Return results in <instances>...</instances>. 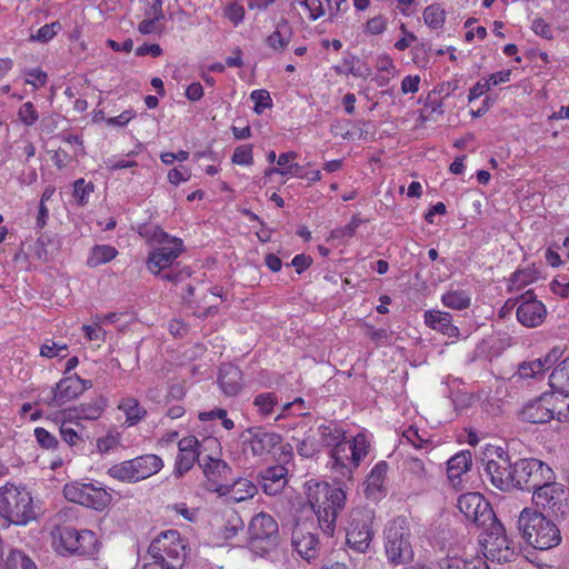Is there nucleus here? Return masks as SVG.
<instances>
[{
  "label": "nucleus",
  "instance_id": "nucleus-1",
  "mask_svg": "<svg viewBox=\"0 0 569 569\" xmlns=\"http://www.w3.org/2000/svg\"><path fill=\"white\" fill-rule=\"evenodd\" d=\"M308 502L318 518L323 533L332 537L336 530L338 515L345 509L346 492L328 482H309Z\"/></svg>",
  "mask_w": 569,
  "mask_h": 569
},
{
  "label": "nucleus",
  "instance_id": "nucleus-2",
  "mask_svg": "<svg viewBox=\"0 0 569 569\" xmlns=\"http://www.w3.org/2000/svg\"><path fill=\"white\" fill-rule=\"evenodd\" d=\"M518 529L525 541L539 550H548L561 542L558 526L541 511L525 508L518 517Z\"/></svg>",
  "mask_w": 569,
  "mask_h": 569
},
{
  "label": "nucleus",
  "instance_id": "nucleus-3",
  "mask_svg": "<svg viewBox=\"0 0 569 569\" xmlns=\"http://www.w3.org/2000/svg\"><path fill=\"white\" fill-rule=\"evenodd\" d=\"M58 552L62 555L92 556L98 539L91 530H77L69 526H57L52 530Z\"/></svg>",
  "mask_w": 569,
  "mask_h": 569
},
{
  "label": "nucleus",
  "instance_id": "nucleus-4",
  "mask_svg": "<svg viewBox=\"0 0 569 569\" xmlns=\"http://www.w3.org/2000/svg\"><path fill=\"white\" fill-rule=\"evenodd\" d=\"M532 502L536 510L547 511L552 516H565L569 511V488L556 481V475L548 481H541L532 491Z\"/></svg>",
  "mask_w": 569,
  "mask_h": 569
},
{
  "label": "nucleus",
  "instance_id": "nucleus-5",
  "mask_svg": "<svg viewBox=\"0 0 569 569\" xmlns=\"http://www.w3.org/2000/svg\"><path fill=\"white\" fill-rule=\"evenodd\" d=\"M0 516L14 525H26L34 517L32 497L13 486L0 488Z\"/></svg>",
  "mask_w": 569,
  "mask_h": 569
},
{
  "label": "nucleus",
  "instance_id": "nucleus-6",
  "mask_svg": "<svg viewBox=\"0 0 569 569\" xmlns=\"http://www.w3.org/2000/svg\"><path fill=\"white\" fill-rule=\"evenodd\" d=\"M248 543L253 552L261 556L278 546L279 527L271 515L259 512L251 519L248 527Z\"/></svg>",
  "mask_w": 569,
  "mask_h": 569
},
{
  "label": "nucleus",
  "instance_id": "nucleus-7",
  "mask_svg": "<svg viewBox=\"0 0 569 569\" xmlns=\"http://www.w3.org/2000/svg\"><path fill=\"white\" fill-rule=\"evenodd\" d=\"M406 520H392L385 531V550L388 561L395 566L407 563L413 558L410 542V531L406 528Z\"/></svg>",
  "mask_w": 569,
  "mask_h": 569
},
{
  "label": "nucleus",
  "instance_id": "nucleus-8",
  "mask_svg": "<svg viewBox=\"0 0 569 569\" xmlns=\"http://www.w3.org/2000/svg\"><path fill=\"white\" fill-rule=\"evenodd\" d=\"M488 459L485 473L490 482L499 490L509 492L515 489L513 463L508 453L501 447H490L485 451Z\"/></svg>",
  "mask_w": 569,
  "mask_h": 569
},
{
  "label": "nucleus",
  "instance_id": "nucleus-9",
  "mask_svg": "<svg viewBox=\"0 0 569 569\" xmlns=\"http://www.w3.org/2000/svg\"><path fill=\"white\" fill-rule=\"evenodd\" d=\"M368 441L363 435H357L352 440H342L331 450L332 468L342 476L351 473L360 460L368 453Z\"/></svg>",
  "mask_w": 569,
  "mask_h": 569
},
{
  "label": "nucleus",
  "instance_id": "nucleus-10",
  "mask_svg": "<svg viewBox=\"0 0 569 569\" xmlns=\"http://www.w3.org/2000/svg\"><path fill=\"white\" fill-rule=\"evenodd\" d=\"M552 471L539 459H519L513 462L515 489L533 491L541 481H548L552 477Z\"/></svg>",
  "mask_w": 569,
  "mask_h": 569
},
{
  "label": "nucleus",
  "instance_id": "nucleus-11",
  "mask_svg": "<svg viewBox=\"0 0 569 569\" xmlns=\"http://www.w3.org/2000/svg\"><path fill=\"white\" fill-rule=\"evenodd\" d=\"M350 525L347 530V543L357 552H366L373 538V513L368 509H355L350 515Z\"/></svg>",
  "mask_w": 569,
  "mask_h": 569
},
{
  "label": "nucleus",
  "instance_id": "nucleus-12",
  "mask_svg": "<svg viewBox=\"0 0 569 569\" xmlns=\"http://www.w3.org/2000/svg\"><path fill=\"white\" fill-rule=\"evenodd\" d=\"M186 543L180 538L177 530H169L161 532L149 546L148 553H156L161 557V553L170 560L169 568L182 569L187 551Z\"/></svg>",
  "mask_w": 569,
  "mask_h": 569
},
{
  "label": "nucleus",
  "instance_id": "nucleus-13",
  "mask_svg": "<svg viewBox=\"0 0 569 569\" xmlns=\"http://www.w3.org/2000/svg\"><path fill=\"white\" fill-rule=\"evenodd\" d=\"M457 507L467 520L478 527H486L496 521L490 503L479 492L463 493L458 498Z\"/></svg>",
  "mask_w": 569,
  "mask_h": 569
},
{
  "label": "nucleus",
  "instance_id": "nucleus-14",
  "mask_svg": "<svg viewBox=\"0 0 569 569\" xmlns=\"http://www.w3.org/2000/svg\"><path fill=\"white\" fill-rule=\"evenodd\" d=\"M90 380L81 379L78 375L61 379L51 392V397L43 399L50 407H61L80 396L86 389L91 388Z\"/></svg>",
  "mask_w": 569,
  "mask_h": 569
},
{
  "label": "nucleus",
  "instance_id": "nucleus-15",
  "mask_svg": "<svg viewBox=\"0 0 569 569\" xmlns=\"http://www.w3.org/2000/svg\"><path fill=\"white\" fill-rule=\"evenodd\" d=\"M182 250V240L170 236L168 242L160 243V247L149 254L148 269L154 274H160L163 269L172 266Z\"/></svg>",
  "mask_w": 569,
  "mask_h": 569
},
{
  "label": "nucleus",
  "instance_id": "nucleus-16",
  "mask_svg": "<svg viewBox=\"0 0 569 569\" xmlns=\"http://www.w3.org/2000/svg\"><path fill=\"white\" fill-rule=\"evenodd\" d=\"M200 442L194 436L182 438L178 442L179 453L174 463V476L180 478L187 473L201 455Z\"/></svg>",
  "mask_w": 569,
  "mask_h": 569
},
{
  "label": "nucleus",
  "instance_id": "nucleus-17",
  "mask_svg": "<svg viewBox=\"0 0 569 569\" xmlns=\"http://www.w3.org/2000/svg\"><path fill=\"white\" fill-rule=\"evenodd\" d=\"M211 490L221 497H227L230 502L244 501L252 498L258 491L256 485L244 478H239L232 483L217 485Z\"/></svg>",
  "mask_w": 569,
  "mask_h": 569
},
{
  "label": "nucleus",
  "instance_id": "nucleus-18",
  "mask_svg": "<svg viewBox=\"0 0 569 569\" xmlns=\"http://www.w3.org/2000/svg\"><path fill=\"white\" fill-rule=\"evenodd\" d=\"M246 433L249 435L247 442L253 456L269 453L282 440L279 433L264 431L261 427L249 428Z\"/></svg>",
  "mask_w": 569,
  "mask_h": 569
},
{
  "label": "nucleus",
  "instance_id": "nucleus-19",
  "mask_svg": "<svg viewBox=\"0 0 569 569\" xmlns=\"http://www.w3.org/2000/svg\"><path fill=\"white\" fill-rule=\"evenodd\" d=\"M549 401L548 392H543L541 396L523 406L520 411V419L529 423L549 422L551 420Z\"/></svg>",
  "mask_w": 569,
  "mask_h": 569
},
{
  "label": "nucleus",
  "instance_id": "nucleus-20",
  "mask_svg": "<svg viewBox=\"0 0 569 569\" xmlns=\"http://www.w3.org/2000/svg\"><path fill=\"white\" fill-rule=\"evenodd\" d=\"M291 543L295 550L307 561L315 559L318 555L319 540L310 531H306L302 526H296L292 530Z\"/></svg>",
  "mask_w": 569,
  "mask_h": 569
},
{
  "label": "nucleus",
  "instance_id": "nucleus-21",
  "mask_svg": "<svg viewBox=\"0 0 569 569\" xmlns=\"http://www.w3.org/2000/svg\"><path fill=\"white\" fill-rule=\"evenodd\" d=\"M516 315L522 326L535 328L543 322L547 310L541 301H522L518 306Z\"/></svg>",
  "mask_w": 569,
  "mask_h": 569
},
{
  "label": "nucleus",
  "instance_id": "nucleus-22",
  "mask_svg": "<svg viewBox=\"0 0 569 569\" xmlns=\"http://www.w3.org/2000/svg\"><path fill=\"white\" fill-rule=\"evenodd\" d=\"M288 470L283 466L269 467L260 473L261 487L266 495H279L287 485Z\"/></svg>",
  "mask_w": 569,
  "mask_h": 569
},
{
  "label": "nucleus",
  "instance_id": "nucleus-23",
  "mask_svg": "<svg viewBox=\"0 0 569 569\" xmlns=\"http://www.w3.org/2000/svg\"><path fill=\"white\" fill-rule=\"evenodd\" d=\"M423 317L425 323L432 330L441 332L449 338H457L459 336V329L452 323V316L449 312L428 310Z\"/></svg>",
  "mask_w": 569,
  "mask_h": 569
},
{
  "label": "nucleus",
  "instance_id": "nucleus-24",
  "mask_svg": "<svg viewBox=\"0 0 569 569\" xmlns=\"http://www.w3.org/2000/svg\"><path fill=\"white\" fill-rule=\"evenodd\" d=\"M388 472V463L379 461L367 476L365 481L366 495L371 499H379L385 491V481Z\"/></svg>",
  "mask_w": 569,
  "mask_h": 569
},
{
  "label": "nucleus",
  "instance_id": "nucleus-25",
  "mask_svg": "<svg viewBox=\"0 0 569 569\" xmlns=\"http://www.w3.org/2000/svg\"><path fill=\"white\" fill-rule=\"evenodd\" d=\"M242 372L231 363H223L219 370L218 382L227 396H236L241 389Z\"/></svg>",
  "mask_w": 569,
  "mask_h": 569
},
{
  "label": "nucleus",
  "instance_id": "nucleus-26",
  "mask_svg": "<svg viewBox=\"0 0 569 569\" xmlns=\"http://www.w3.org/2000/svg\"><path fill=\"white\" fill-rule=\"evenodd\" d=\"M552 391L548 392L549 408L551 420L556 419L560 422L569 421V387L568 390L551 388Z\"/></svg>",
  "mask_w": 569,
  "mask_h": 569
},
{
  "label": "nucleus",
  "instance_id": "nucleus-27",
  "mask_svg": "<svg viewBox=\"0 0 569 569\" xmlns=\"http://www.w3.org/2000/svg\"><path fill=\"white\" fill-rule=\"evenodd\" d=\"M104 407L106 400L102 397H98L88 403H81L73 409H68L66 416L69 419L96 420L102 415Z\"/></svg>",
  "mask_w": 569,
  "mask_h": 569
},
{
  "label": "nucleus",
  "instance_id": "nucleus-28",
  "mask_svg": "<svg viewBox=\"0 0 569 569\" xmlns=\"http://www.w3.org/2000/svg\"><path fill=\"white\" fill-rule=\"evenodd\" d=\"M132 460L137 481L149 478L163 467L162 459L157 455H143Z\"/></svg>",
  "mask_w": 569,
  "mask_h": 569
},
{
  "label": "nucleus",
  "instance_id": "nucleus-29",
  "mask_svg": "<svg viewBox=\"0 0 569 569\" xmlns=\"http://www.w3.org/2000/svg\"><path fill=\"white\" fill-rule=\"evenodd\" d=\"M471 462L470 451H461L448 460L447 475L453 486L460 482L461 476L470 469Z\"/></svg>",
  "mask_w": 569,
  "mask_h": 569
},
{
  "label": "nucleus",
  "instance_id": "nucleus-30",
  "mask_svg": "<svg viewBox=\"0 0 569 569\" xmlns=\"http://www.w3.org/2000/svg\"><path fill=\"white\" fill-rule=\"evenodd\" d=\"M118 409L126 415V423L129 427L138 425L147 416V409L134 397L122 398Z\"/></svg>",
  "mask_w": 569,
  "mask_h": 569
},
{
  "label": "nucleus",
  "instance_id": "nucleus-31",
  "mask_svg": "<svg viewBox=\"0 0 569 569\" xmlns=\"http://www.w3.org/2000/svg\"><path fill=\"white\" fill-rule=\"evenodd\" d=\"M557 357L555 352H551L545 357V359H536L532 361H525L518 367V375L520 378H536L548 370L551 365L556 361Z\"/></svg>",
  "mask_w": 569,
  "mask_h": 569
},
{
  "label": "nucleus",
  "instance_id": "nucleus-32",
  "mask_svg": "<svg viewBox=\"0 0 569 569\" xmlns=\"http://www.w3.org/2000/svg\"><path fill=\"white\" fill-rule=\"evenodd\" d=\"M292 38V28L289 21L282 18L277 24L276 30L267 38V43L273 50H283Z\"/></svg>",
  "mask_w": 569,
  "mask_h": 569
},
{
  "label": "nucleus",
  "instance_id": "nucleus-33",
  "mask_svg": "<svg viewBox=\"0 0 569 569\" xmlns=\"http://www.w3.org/2000/svg\"><path fill=\"white\" fill-rule=\"evenodd\" d=\"M199 466L202 468L203 473L208 480L213 482H217L216 476L226 479L227 476L231 472V468L226 461L221 459H214L211 456H207L203 459V462L199 461Z\"/></svg>",
  "mask_w": 569,
  "mask_h": 569
},
{
  "label": "nucleus",
  "instance_id": "nucleus-34",
  "mask_svg": "<svg viewBox=\"0 0 569 569\" xmlns=\"http://www.w3.org/2000/svg\"><path fill=\"white\" fill-rule=\"evenodd\" d=\"M111 501V496L101 487L89 483L84 507L103 510Z\"/></svg>",
  "mask_w": 569,
  "mask_h": 569
},
{
  "label": "nucleus",
  "instance_id": "nucleus-35",
  "mask_svg": "<svg viewBox=\"0 0 569 569\" xmlns=\"http://www.w3.org/2000/svg\"><path fill=\"white\" fill-rule=\"evenodd\" d=\"M118 251L114 247L108 244H97L91 249V253L87 260V264L96 268L102 263H107L116 258Z\"/></svg>",
  "mask_w": 569,
  "mask_h": 569
},
{
  "label": "nucleus",
  "instance_id": "nucleus-36",
  "mask_svg": "<svg viewBox=\"0 0 569 569\" xmlns=\"http://www.w3.org/2000/svg\"><path fill=\"white\" fill-rule=\"evenodd\" d=\"M549 385L551 388L566 389L569 387V357L562 360L550 373Z\"/></svg>",
  "mask_w": 569,
  "mask_h": 569
},
{
  "label": "nucleus",
  "instance_id": "nucleus-37",
  "mask_svg": "<svg viewBox=\"0 0 569 569\" xmlns=\"http://www.w3.org/2000/svg\"><path fill=\"white\" fill-rule=\"evenodd\" d=\"M108 475L120 481L137 482L132 459L113 465L109 468Z\"/></svg>",
  "mask_w": 569,
  "mask_h": 569
},
{
  "label": "nucleus",
  "instance_id": "nucleus-38",
  "mask_svg": "<svg viewBox=\"0 0 569 569\" xmlns=\"http://www.w3.org/2000/svg\"><path fill=\"white\" fill-rule=\"evenodd\" d=\"M442 303L451 309L462 310L470 306V298L462 290L449 291L441 298Z\"/></svg>",
  "mask_w": 569,
  "mask_h": 569
},
{
  "label": "nucleus",
  "instance_id": "nucleus-39",
  "mask_svg": "<svg viewBox=\"0 0 569 569\" xmlns=\"http://www.w3.org/2000/svg\"><path fill=\"white\" fill-rule=\"evenodd\" d=\"M426 24L432 29H439L446 20V12L439 4L428 6L423 11Z\"/></svg>",
  "mask_w": 569,
  "mask_h": 569
},
{
  "label": "nucleus",
  "instance_id": "nucleus-40",
  "mask_svg": "<svg viewBox=\"0 0 569 569\" xmlns=\"http://www.w3.org/2000/svg\"><path fill=\"white\" fill-rule=\"evenodd\" d=\"M89 483L72 482L63 488V495L69 501L84 506Z\"/></svg>",
  "mask_w": 569,
  "mask_h": 569
},
{
  "label": "nucleus",
  "instance_id": "nucleus-41",
  "mask_svg": "<svg viewBox=\"0 0 569 569\" xmlns=\"http://www.w3.org/2000/svg\"><path fill=\"white\" fill-rule=\"evenodd\" d=\"M7 569H38L36 563L22 551L12 550L6 560Z\"/></svg>",
  "mask_w": 569,
  "mask_h": 569
},
{
  "label": "nucleus",
  "instance_id": "nucleus-42",
  "mask_svg": "<svg viewBox=\"0 0 569 569\" xmlns=\"http://www.w3.org/2000/svg\"><path fill=\"white\" fill-rule=\"evenodd\" d=\"M139 234L147 241L157 243L168 242L169 234L164 232L160 227L153 224H140L138 228Z\"/></svg>",
  "mask_w": 569,
  "mask_h": 569
},
{
  "label": "nucleus",
  "instance_id": "nucleus-43",
  "mask_svg": "<svg viewBox=\"0 0 569 569\" xmlns=\"http://www.w3.org/2000/svg\"><path fill=\"white\" fill-rule=\"evenodd\" d=\"M278 403V398L273 392H263L254 397L253 405L257 407L259 413L269 416L274 406Z\"/></svg>",
  "mask_w": 569,
  "mask_h": 569
},
{
  "label": "nucleus",
  "instance_id": "nucleus-44",
  "mask_svg": "<svg viewBox=\"0 0 569 569\" xmlns=\"http://www.w3.org/2000/svg\"><path fill=\"white\" fill-rule=\"evenodd\" d=\"M163 12L161 9L158 10L152 19H144L138 24V31L141 34H150L156 32H162L163 27L159 23L163 19Z\"/></svg>",
  "mask_w": 569,
  "mask_h": 569
},
{
  "label": "nucleus",
  "instance_id": "nucleus-45",
  "mask_svg": "<svg viewBox=\"0 0 569 569\" xmlns=\"http://www.w3.org/2000/svg\"><path fill=\"white\" fill-rule=\"evenodd\" d=\"M94 186L92 182H86L84 179L80 178L73 183V196L78 199L79 204L83 206L88 201V196L93 192Z\"/></svg>",
  "mask_w": 569,
  "mask_h": 569
},
{
  "label": "nucleus",
  "instance_id": "nucleus-46",
  "mask_svg": "<svg viewBox=\"0 0 569 569\" xmlns=\"http://www.w3.org/2000/svg\"><path fill=\"white\" fill-rule=\"evenodd\" d=\"M297 158V153L295 151H288L281 153L278 159L277 163L279 167L282 168V170L287 171V174H296L299 177L301 174V167L298 163H289L291 160Z\"/></svg>",
  "mask_w": 569,
  "mask_h": 569
},
{
  "label": "nucleus",
  "instance_id": "nucleus-47",
  "mask_svg": "<svg viewBox=\"0 0 569 569\" xmlns=\"http://www.w3.org/2000/svg\"><path fill=\"white\" fill-rule=\"evenodd\" d=\"M320 432L322 440L326 446L328 447H335L340 441L345 440V432L341 429L338 428H331L329 426H321Z\"/></svg>",
  "mask_w": 569,
  "mask_h": 569
},
{
  "label": "nucleus",
  "instance_id": "nucleus-48",
  "mask_svg": "<svg viewBox=\"0 0 569 569\" xmlns=\"http://www.w3.org/2000/svg\"><path fill=\"white\" fill-rule=\"evenodd\" d=\"M250 98L254 101V112L260 114L264 109L270 108L272 106V100L267 90H253L250 94Z\"/></svg>",
  "mask_w": 569,
  "mask_h": 569
},
{
  "label": "nucleus",
  "instance_id": "nucleus-49",
  "mask_svg": "<svg viewBox=\"0 0 569 569\" xmlns=\"http://www.w3.org/2000/svg\"><path fill=\"white\" fill-rule=\"evenodd\" d=\"M60 29L61 24L58 21L50 24H44L38 30L36 36H31V40L42 43L48 42L57 34L58 30Z\"/></svg>",
  "mask_w": 569,
  "mask_h": 569
},
{
  "label": "nucleus",
  "instance_id": "nucleus-50",
  "mask_svg": "<svg viewBox=\"0 0 569 569\" xmlns=\"http://www.w3.org/2000/svg\"><path fill=\"white\" fill-rule=\"evenodd\" d=\"M18 117L26 126H32L39 119L38 111L36 110L33 103L30 101L23 103L20 107Z\"/></svg>",
  "mask_w": 569,
  "mask_h": 569
},
{
  "label": "nucleus",
  "instance_id": "nucleus-51",
  "mask_svg": "<svg viewBox=\"0 0 569 569\" xmlns=\"http://www.w3.org/2000/svg\"><path fill=\"white\" fill-rule=\"evenodd\" d=\"M34 436L38 443L44 449H54L58 446L57 438L44 428H36Z\"/></svg>",
  "mask_w": 569,
  "mask_h": 569
},
{
  "label": "nucleus",
  "instance_id": "nucleus-52",
  "mask_svg": "<svg viewBox=\"0 0 569 569\" xmlns=\"http://www.w3.org/2000/svg\"><path fill=\"white\" fill-rule=\"evenodd\" d=\"M232 162L237 164L252 163V150L249 146L238 147L232 156Z\"/></svg>",
  "mask_w": 569,
  "mask_h": 569
},
{
  "label": "nucleus",
  "instance_id": "nucleus-53",
  "mask_svg": "<svg viewBox=\"0 0 569 569\" xmlns=\"http://www.w3.org/2000/svg\"><path fill=\"white\" fill-rule=\"evenodd\" d=\"M402 438L411 443L415 448H423L425 445L428 443V440L423 439L419 435L418 429L413 427H409L407 430H405Z\"/></svg>",
  "mask_w": 569,
  "mask_h": 569
},
{
  "label": "nucleus",
  "instance_id": "nucleus-54",
  "mask_svg": "<svg viewBox=\"0 0 569 569\" xmlns=\"http://www.w3.org/2000/svg\"><path fill=\"white\" fill-rule=\"evenodd\" d=\"M387 20L382 16H376L368 20L366 31L370 34H380L386 30Z\"/></svg>",
  "mask_w": 569,
  "mask_h": 569
},
{
  "label": "nucleus",
  "instance_id": "nucleus-55",
  "mask_svg": "<svg viewBox=\"0 0 569 569\" xmlns=\"http://www.w3.org/2000/svg\"><path fill=\"white\" fill-rule=\"evenodd\" d=\"M406 469L419 479L425 478L427 473L423 461L418 458H409L406 461Z\"/></svg>",
  "mask_w": 569,
  "mask_h": 569
},
{
  "label": "nucleus",
  "instance_id": "nucleus-56",
  "mask_svg": "<svg viewBox=\"0 0 569 569\" xmlns=\"http://www.w3.org/2000/svg\"><path fill=\"white\" fill-rule=\"evenodd\" d=\"M532 31L545 39H552V30L551 27L542 19L537 18L532 21L531 26Z\"/></svg>",
  "mask_w": 569,
  "mask_h": 569
},
{
  "label": "nucleus",
  "instance_id": "nucleus-57",
  "mask_svg": "<svg viewBox=\"0 0 569 569\" xmlns=\"http://www.w3.org/2000/svg\"><path fill=\"white\" fill-rule=\"evenodd\" d=\"M226 17L233 23L239 24L244 17V9L242 6L233 2L226 8Z\"/></svg>",
  "mask_w": 569,
  "mask_h": 569
},
{
  "label": "nucleus",
  "instance_id": "nucleus-58",
  "mask_svg": "<svg viewBox=\"0 0 569 569\" xmlns=\"http://www.w3.org/2000/svg\"><path fill=\"white\" fill-rule=\"evenodd\" d=\"M60 433L62 439L69 446H76L79 441H82V436L79 435L73 428L66 426V422H62L60 427Z\"/></svg>",
  "mask_w": 569,
  "mask_h": 569
},
{
  "label": "nucleus",
  "instance_id": "nucleus-59",
  "mask_svg": "<svg viewBox=\"0 0 569 569\" xmlns=\"http://www.w3.org/2000/svg\"><path fill=\"white\" fill-rule=\"evenodd\" d=\"M189 276H190V273L187 269H180V270L171 269L163 273L160 272V277L163 280H167V281H170L173 283H178V282L182 281L183 279L188 278Z\"/></svg>",
  "mask_w": 569,
  "mask_h": 569
},
{
  "label": "nucleus",
  "instance_id": "nucleus-60",
  "mask_svg": "<svg viewBox=\"0 0 569 569\" xmlns=\"http://www.w3.org/2000/svg\"><path fill=\"white\" fill-rule=\"evenodd\" d=\"M66 345H57L52 342L51 345L44 343L41 346L40 355L48 358H53L60 356V351H66Z\"/></svg>",
  "mask_w": 569,
  "mask_h": 569
},
{
  "label": "nucleus",
  "instance_id": "nucleus-61",
  "mask_svg": "<svg viewBox=\"0 0 569 569\" xmlns=\"http://www.w3.org/2000/svg\"><path fill=\"white\" fill-rule=\"evenodd\" d=\"M37 243L41 246L44 254L52 253L58 249V242L50 236L43 233L38 238Z\"/></svg>",
  "mask_w": 569,
  "mask_h": 569
},
{
  "label": "nucleus",
  "instance_id": "nucleus-62",
  "mask_svg": "<svg viewBox=\"0 0 569 569\" xmlns=\"http://www.w3.org/2000/svg\"><path fill=\"white\" fill-rule=\"evenodd\" d=\"M134 116L136 113L133 110H126L117 117L109 118L107 123L109 126L124 127L132 118H134Z\"/></svg>",
  "mask_w": 569,
  "mask_h": 569
},
{
  "label": "nucleus",
  "instance_id": "nucleus-63",
  "mask_svg": "<svg viewBox=\"0 0 569 569\" xmlns=\"http://www.w3.org/2000/svg\"><path fill=\"white\" fill-rule=\"evenodd\" d=\"M162 53V49L159 44L152 43H143L142 46L138 47L136 50V54L138 57H143L147 54H150L152 57H159Z\"/></svg>",
  "mask_w": 569,
  "mask_h": 569
},
{
  "label": "nucleus",
  "instance_id": "nucleus-64",
  "mask_svg": "<svg viewBox=\"0 0 569 569\" xmlns=\"http://www.w3.org/2000/svg\"><path fill=\"white\" fill-rule=\"evenodd\" d=\"M440 569H462L465 559L460 557H446L439 561Z\"/></svg>",
  "mask_w": 569,
  "mask_h": 569
}]
</instances>
